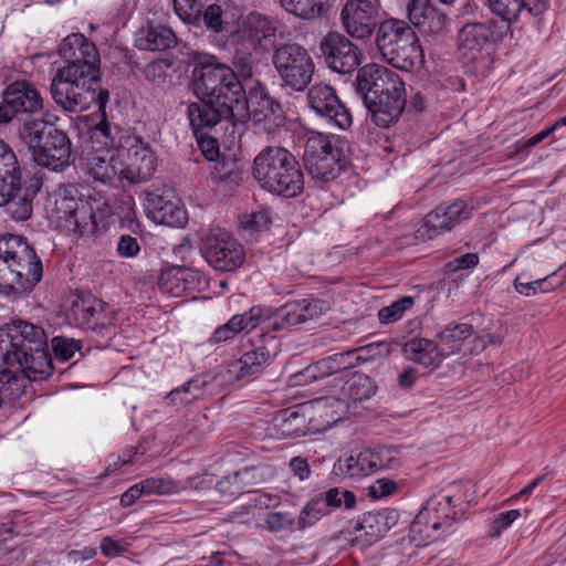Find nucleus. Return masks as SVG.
<instances>
[{"instance_id":"62","label":"nucleus","mask_w":566,"mask_h":566,"mask_svg":"<svg viewBox=\"0 0 566 566\" xmlns=\"http://www.w3.org/2000/svg\"><path fill=\"white\" fill-rule=\"evenodd\" d=\"M387 349V346L382 343H373L363 347H358L352 350H347L346 353L342 354H335L333 357L337 359L343 358H355L356 364H359L361 361H368L370 359H374L376 356L381 355V349Z\"/></svg>"},{"instance_id":"49","label":"nucleus","mask_w":566,"mask_h":566,"mask_svg":"<svg viewBox=\"0 0 566 566\" xmlns=\"http://www.w3.org/2000/svg\"><path fill=\"white\" fill-rule=\"evenodd\" d=\"M457 511L463 516L474 499L473 485L470 482H452L443 489Z\"/></svg>"},{"instance_id":"64","label":"nucleus","mask_w":566,"mask_h":566,"mask_svg":"<svg viewBox=\"0 0 566 566\" xmlns=\"http://www.w3.org/2000/svg\"><path fill=\"white\" fill-rule=\"evenodd\" d=\"M143 237L120 234L116 244V254L120 259H135L142 252Z\"/></svg>"},{"instance_id":"33","label":"nucleus","mask_w":566,"mask_h":566,"mask_svg":"<svg viewBox=\"0 0 566 566\" xmlns=\"http://www.w3.org/2000/svg\"><path fill=\"white\" fill-rule=\"evenodd\" d=\"M474 333L473 326L468 323L451 322L438 333L437 339L443 355L450 356L461 350L464 342Z\"/></svg>"},{"instance_id":"38","label":"nucleus","mask_w":566,"mask_h":566,"mask_svg":"<svg viewBox=\"0 0 566 566\" xmlns=\"http://www.w3.org/2000/svg\"><path fill=\"white\" fill-rule=\"evenodd\" d=\"M244 43L235 49L232 57L233 74L238 83L242 86L243 92H248L251 87L256 86L255 83H262L260 80L254 78L256 61L251 51L243 49Z\"/></svg>"},{"instance_id":"13","label":"nucleus","mask_w":566,"mask_h":566,"mask_svg":"<svg viewBox=\"0 0 566 566\" xmlns=\"http://www.w3.org/2000/svg\"><path fill=\"white\" fill-rule=\"evenodd\" d=\"M0 252L13 255L14 276H17L14 298L31 293L43 277L42 261L34 248L29 244L27 238L13 234V241L4 247V251L0 249Z\"/></svg>"},{"instance_id":"61","label":"nucleus","mask_w":566,"mask_h":566,"mask_svg":"<svg viewBox=\"0 0 566 566\" xmlns=\"http://www.w3.org/2000/svg\"><path fill=\"white\" fill-rule=\"evenodd\" d=\"M377 472L385 469H396L401 464L400 449L395 446H382L373 450Z\"/></svg>"},{"instance_id":"55","label":"nucleus","mask_w":566,"mask_h":566,"mask_svg":"<svg viewBox=\"0 0 566 566\" xmlns=\"http://www.w3.org/2000/svg\"><path fill=\"white\" fill-rule=\"evenodd\" d=\"M189 125L192 129L202 156L209 161H214L218 159L221 156L219 142L208 133H205V129H212L213 127H193L190 123Z\"/></svg>"},{"instance_id":"35","label":"nucleus","mask_w":566,"mask_h":566,"mask_svg":"<svg viewBox=\"0 0 566 566\" xmlns=\"http://www.w3.org/2000/svg\"><path fill=\"white\" fill-rule=\"evenodd\" d=\"M405 354L413 361L429 366H439L446 356L438 343L427 338H412L403 345Z\"/></svg>"},{"instance_id":"24","label":"nucleus","mask_w":566,"mask_h":566,"mask_svg":"<svg viewBox=\"0 0 566 566\" xmlns=\"http://www.w3.org/2000/svg\"><path fill=\"white\" fill-rule=\"evenodd\" d=\"M493 14L506 23V29L512 24L522 22L538 23L542 15L548 10V0H486Z\"/></svg>"},{"instance_id":"8","label":"nucleus","mask_w":566,"mask_h":566,"mask_svg":"<svg viewBox=\"0 0 566 566\" xmlns=\"http://www.w3.org/2000/svg\"><path fill=\"white\" fill-rule=\"evenodd\" d=\"M21 136L36 165L52 171H63L74 160L72 143L66 132L43 119L25 122Z\"/></svg>"},{"instance_id":"59","label":"nucleus","mask_w":566,"mask_h":566,"mask_svg":"<svg viewBox=\"0 0 566 566\" xmlns=\"http://www.w3.org/2000/svg\"><path fill=\"white\" fill-rule=\"evenodd\" d=\"M242 318L239 315H233L226 324L217 327L208 339L211 345L227 343L243 332Z\"/></svg>"},{"instance_id":"22","label":"nucleus","mask_w":566,"mask_h":566,"mask_svg":"<svg viewBox=\"0 0 566 566\" xmlns=\"http://www.w3.org/2000/svg\"><path fill=\"white\" fill-rule=\"evenodd\" d=\"M343 397L326 396L313 400V406L321 418L325 420L326 426L337 423L345 417L360 416L365 401L370 399L366 391H342Z\"/></svg>"},{"instance_id":"2","label":"nucleus","mask_w":566,"mask_h":566,"mask_svg":"<svg viewBox=\"0 0 566 566\" xmlns=\"http://www.w3.org/2000/svg\"><path fill=\"white\" fill-rule=\"evenodd\" d=\"M0 384L46 380L54 366L43 327L23 319L0 326Z\"/></svg>"},{"instance_id":"29","label":"nucleus","mask_w":566,"mask_h":566,"mask_svg":"<svg viewBox=\"0 0 566 566\" xmlns=\"http://www.w3.org/2000/svg\"><path fill=\"white\" fill-rule=\"evenodd\" d=\"M409 21L423 33H438L446 22V14L431 0H406Z\"/></svg>"},{"instance_id":"45","label":"nucleus","mask_w":566,"mask_h":566,"mask_svg":"<svg viewBox=\"0 0 566 566\" xmlns=\"http://www.w3.org/2000/svg\"><path fill=\"white\" fill-rule=\"evenodd\" d=\"M443 523L439 518H432L423 509L417 514L410 524V533L413 541H434L439 537V531H442Z\"/></svg>"},{"instance_id":"46","label":"nucleus","mask_w":566,"mask_h":566,"mask_svg":"<svg viewBox=\"0 0 566 566\" xmlns=\"http://www.w3.org/2000/svg\"><path fill=\"white\" fill-rule=\"evenodd\" d=\"M376 461L371 449H365L357 455H350L345 460V473L350 478H360L376 473Z\"/></svg>"},{"instance_id":"43","label":"nucleus","mask_w":566,"mask_h":566,"mask_svg":"<svg viewBox=\"0 0 566 566\" xmlns=\"http://www.w3.org/2000/svg\"><path fill=\"white\" fill-rule=\"evenodd\" d=\"M198 18L196 19H181L184 22L206 27L207 30L213 33H221L226 30L228 22L223 18V9L218 3H208L200 8Z\"/></svg>"},{"instance_id":"52","label":"nucleus","mask_w":566,"mask_h":566,"mask_svg":"<svg viewBox=\"0 0 566 566\" xmlns=\"http://www.w3.org/2000/svg\"><path fill=\"white\" fill-rule=\"evenodd\" d=\"M153 220L157 223L182 228L188 222L187 210L179 205L178 201H172L164 210L159 211L153 217Z\"/></svg>"},{"instance_id":"18","label":"nucleus","mask_w":566,"mask_h":566,"mask_svg":"<svg viewBox=\"0 0 566 566\" xmlns=\"http://www.w3.org/2000/svg\"><path fill=\"white\" fill-rule=\"evenodd\" d=\"M473 216V207L462 199L444 201L427 213L418 230L422 238L433 240L468 221Z\"/></svg>"},{"instance_id":"19","label":"nucleus","mask_w":566,"mask_h":566,"mask_svg":"<svg viewBox=\"0 0 566 566\" xmlns=\"http://www.w3.org/2000/svg\"><path fill=\"white\" fill-rule=\"evenodd\" d=\"M355 85L360 96H407L402 78L395 71L376 63L366 64L357 71Z\"/></svg>"},{"instance_id":"6","label":"nucleus","mask_w":566,"mask_h":566,"mask_svg":"<svg viewBox=\"0 0 566 566\" xmlns=\"http://www.w3.org/2000/svg\"><path fill=\"white\" fill-rule=\"evenodd\" d=\"M253 177L268 192L296 198L304 190V174L295 156L279 146H268L253 160Z\"/></svg>"},{"instance_id":"51","label":"nucleus","mask_w":566,"mask_h":566,"mask_svg":"<svg viewBox=\"0 0 566 566\" xmlns=\"http://www.w3.org/2000/svg\"><path fill=\"white\" fill-rule=\"evenodd\" d=\"M258 469L254 467H245L241 470L235 471L233 474L224 476L219 480L216 484V489L219 493L234 496L241 493L242 484L250 483L249 475L255 472Z\"/></svg>"},{"instance_id":"56","label":"nucleus","mask_w":566,"mask_h":566,"mask_svg":"<svg viewBox=\"0 0 566 566\" xmlns=\"http://www.w3.org/2000/svg\"><path fill=\"white\" fill-rule=\"evenodd\" d=\"M415 304L412 296H401L390 305L379 310L378 318L381 324H390L399 321L403 314Z\"/></svg>"},{"instance_id":"32","label":"nucleus","mask_w":566,"mask_h":566,"mask_svg":"<svg viewBox=\"0 0 566 566\" xmlns=\"http://www.w3.org/2000/svg\"><path fill=\"white\" fill-rule=\"evenodd\" d=\"M276 30V22L272 19L258 12L249 14L245 31L253 49L258 44L263 51H274V46L277 45L274 40Z\"/></svg>"},{"instance_id":"9","label":"nucleus","mask_w":566,"mask_h":566,"mask_svg":"<svg viewBox=\"0 0 566 566\" xmlns=\"http://www.w3.org/2000/svg\"><path fill=\"white\" fill-rule=\"evenodd\" d=\"M345 142L336 135L314 133L306 139L303 163L310 187L325 189L345 169Z\"/></svg>"},{"instance_id":"42","label":"nucleus","mask_w":566,"mask_h":566,"mask_svg":"<svg viewBox=\"0 0 566 566\" xmlns=\"http://www.w3.org/2000/svg\"><path fill=\"white\" fill-rule=\"evenodd\" d=\"M13 241L12 233L0 234V249L4 251V247ZM0 252V293L6 296L14 297V263L13 255Z\"/></svg>"},{"instance_id":"31","label":"nucleus","mask_w":566,"mask_h":566,"mask_svg":"<svg viewBox=\"0 0 566 566\" xmlns=\"http://www.w3.org/2000/svg\"><path fill=\"white\" fill-rule=\"evenodd\" d=\"M177 44L175 32L164 24H148L136 33L135 45L144 51H166Z\"/></svg>"},{"instance_id":"5","label":"nucleus","mask_w":566,"mask_h":566,"mask_svg":"<svg viewBox=\"0 0 566 566\" xmlns=\"http://www.w3.org/2000/svg\"><path fill=\"white\" fill-rule=\"evenodd\" d=\"M52 99L66 112H83L96 105L104 107L109 101L108 88L102 85L101 73L84 72L80 66L59 69L50 85Z\"/></svg>"},{"instance_id":"11","label":"nucleus","mask_w":566,"mask_h":566,"mask_svg":"<svg viewBox=\"0 0 566 566\" xmlns=\"http://www.w3.org/2000/svg\"><path fill=\"white\" fill-rule=\"evenodd\" d=\"M198 247L208 264L220 272L237 271L245 259L244 247L219 227L201 229Z\"/></svg>"},{"instance_id":"1","label":"nucleus","mask_w":566,"mask_h":566,"mask_svg":"<svg viewBox=\"0 0 566 566\" xmlns=\"http://www.w3.org/2000/svg\"><path fill=\"white\" fill-rule=\"evenodd\" d=\"M192 65L190 88L197 102L187 104V117L193 127H216L226 115L233 114L230 107L242 86L231 66L214 55L201 52L189 54Z\"/></svg>"},{"instance_id":"16","label":"nucleus","mask_w":566,"mask_h":566,"mask_svg":"<svg viewBox=\"0 0 566 566\" xmlns=\"http://www.w3.org/2000/svg\"><path fill=\"white\" fill-rule=\"evenodd\" d=\"M381 15L376 0H347L340 11V22L349 36L366 40L375 33Z\"/></svg>"},{"instance_id":"58","label":"nucleus","mask_w":566,"mask_h":566,"mask_svg":"<svg viewBox=\"0 0 566 566\" xmlns=\"http://www.w3.org/2000/svg\"><path fill=\"white\" fill-rule=\"evenodd\" d=\"M182 294L191 295L208 290L209 280L200 270L182 265Z\"/></svg>"},{"instance_id":"48","label":"nucleus","mask_w":566,"mask_h":566,"mask_svg":"<svg viewBox=\"0 0 566 566\" xmlns=\"http://www.w3.org/2000/svg\"><path fill=\"white\" fill-rule=\"evenodd\" d=\"M329 514V510L318 494L304 505L297 517V526L300 530H305L317 523L323 516Z\"/></svg>"},{"instance_id":"39","label":"nucleus","mask_w":566,"mask_h":566,"mask_svg":"<svg viewBox=\"0 0 566 566\" xmlns=\"http://www.w3.org/2000/svg\"><path fill=\"white\" fill-rule=\"evenodd\" d=\"M280 4L295 17L313 20L326 15L337 0H279Z\"/></svg>"},{"instance_id":"3","label":"nucleus","mask_w":566,"mask_h":566,"mask_svg":"<svg viewBox=\"0 0 566 566\" xmlns=\"http://www.w3.org/2000/svg\"><path fill=\"white\" fill-rule=\"evenodd\" d=\"M55 213L60 226L78 238L97 237L115 214L114 205L93 188L81 184L62 185L55 193Z\"/></svg>"},{"instance_id":"21","label":"nucleus","mask_w":566,"mask_h":566,"mask_svg":"<svg viewBox=\"0 0 566 566\" xmlns=\"http://www.w3.org/2000/svg\"><path fill=\"white\" fill-rule=\"evenodd\" d=\"M308 106L315 114L328 124L346 129L353 118L349 109L340 102L336 91L328 84L318 83L310 87L307 93Z\"/></svg>"},{"instance_id":"40","label":"nucleus","mask_w":566,"mask_h":566,"mask_svg":"<svg viewBox=\"0 0 566 566\" xmlns=\"http://www.w3.org/2000/svg\"><path fill=\"white\" fill-rule=\"evenodd\" d=\"M432 518H439L443 523L442 532L449 530L454 521H458L462 515L457 511L455 506L450 501V496L443 490L433 494L423 507Z\"/></svg>"},{"instance_id":"15","label":"nucleus","mask_w":566,"mask_h":566,"mask_svg":"<svg viewBox=\"0 0 566 566\" xmlns=\"http://www.w3.org/2000/svg\"><path fill=\"white\" fill-rule=\"evenodd\" d=\"M502 35V28L492 20L469 22L458 31V50L468 61L474 62L484 54L489 55Z\"/></svg>"},{"instance_id":"7","label":"nucleus","mask_w":566,"mask_h":566,"mask_svg":"<svg viewBox=\"0 0 566 566\" xmlns=\"http://www.w3.org/2000/svg\"><path fill=\"white\" fill-rule=\"evenodd\" d=\"M322 301L306 298L287 302L280 307L254 305L243 314V332L260 328L258 343H265L268 338L274 340L272 333L287 331L293 326L317 317L322 313Z\"/></svg>"},{"instance_id":"36","label":"nucleus","mask_w":566,"mask_h":566,"mask_svg":"<svg viewBox=\"0 0 566 566\" xmlns=\"http://www.w3.org/2000/svg\"><path fill=\"white\" fill-rule=\"evenodd\" d=\"M376 30L375 42L382 56L389 53L390 49L396 48V44L401 42L402 38L407 35V31L415 32L412 28L402 20H382V18Z\"/></svg>"},{"instance_id":"17","label":"nucleus","mask_w":566,"mask_h":566,"mask_svg":"<svg viewBox=\"0 0 566 566\" xmlns=\"http://www.w3.org/2000/svg\"><path fill=\"white\" fill-rule=\"evenodd\" d=\"M321 56L326 66L339 74H350L361 63V50L346 35L329 31L319 42Z\"/></svg>"},{"instance_id":"20","label":"nucleus","mask_w":566,"mask_h":566,"mask_svg":"<svg viewBox=\"0 0 566 566\" xmlns=\"http://www.w3.org/2000/svg\"><path fill=\"white\" fill-rule=\"evenodd\" d=\"M118 155L125 158L122 176L129 184L146 181L156 170L157 158L154 150L138 136L124 139V148Z\"/></svg>"},{"instance_id":"4","label":"nucleus","mask_w":566,"mask_h":566,"mask_svg":"<svg viewBox=\"0 0 566 566\" xmlns=\"http://www.w3.org/2000/svg\"><path fill=\"white\" fill-rule=\"evenodd\" d=\"M43 186V174L24 170L9 144L0 139V208L14 221H27Z\"/></svg>"},{"instance_id":"47","label":"nucleus","mask_w":566,"mask_h":566,"mask_svg":"<svg viewBox=\"0 0 566 566\" xmlns=\"http://www.w3.org/2000/svg\"><path fill=\"white\" fill-rule=\"evenodd\" d=\"M115 214L119 218L122 224L133 234H140L143 226L138 221L135 210V201L132 196L122 197L114 202Z\"/></svg>"},{"instance_id":"25","label":"nucleus","mask_w":566,"mask_h":566,"mask_svg":"<svg viewBox=\"0 0 566 566\" xmlns=\"http://www.w3.org/2000/svg\"><path fill=\"white\" fill-rule=\"evenodd\" d=\"M253 349L245 352L239 360L232 363L224 373L218 377L223 380L238 381L251 379L260 375L271 360L270 350L265 343L253 342Z\"/></svg>"},{"instance_id":"44","label":"nucleus","mask_w":566,"mask_h":566,"mask_svg":"<svg viewBox=\"0 0 566 566\" xmlns=\"http://www.w3.org/2000/svg\"><path fill=\"white\" fill-rule=\"evenodd\" d=\"M214 161L217 163L213 176L220 184L224 185L229 189H233L240 185L243 171L235 158L222 155Z\"/></svg>"},{"instance_id":"54","label":"nucleus","mask_w":566,"mask_h":566,"mask_svg":"<svg viewBox=\"0 0 566 566\" xmlns=\"http://www.w3.org/2000/svg\"><path fill=\"white\" fill-rule=\"evenodd\" d=\"M295 516L290 512H270L265 515L261 527L269 533L292 532L294 530Z\"/></svg>"},{"instance_id":"12","label":"nucleus","mask_w":566,"mask_h":566,"mask_svg":"<svg viewBox=\"0 0 566 566\" xmlns=\"http://www.w3.org/2000/svg\"><path fill=\"white\" fill-rule=\"evenodd\" d=\"M272 64L283 84L296 92H303L310 85L315 72L311 54L295 42L277 43L274 46Z\"/></svg>"},{"instance_id":"14","label":"nucleus","mask_w":566,"mask_h":566,"mask_svg":"<svg viewBox=\"0 0 566 566\" xmlns=\"http://www.w3.org/2000/svg\"><path fill=\"white\" fill-rule=\"evenodd\" d=\"M42 109L43 98L35 85L28 80L13 81L2 91L0 125H7L14 118H27Z\"/></svg>"},{"instance_id":"60","label":"nucleus","mask_w":566,"mask_h":566,"mask_svg":"<svg viewBox=\"0 0 566 566\" xmlns=\"http://www.w3.org/2000/svg\"><path fill=\"white\" fill-rule=\"evenodd\" d=\"M51 347L54 357L65 363L70 360L76 352L81 350L82 342L65 336H54L51 340Z\"/></svg>"},{"instance_id":"37","label":"nucleus","mask_w":566,"mask_h":566,"mask_svg":"<svg viewBox=\"0 0 566 566\" xmlns=\"http://www.w3.org/2000/svg\"><path fill=\"white\" fill-rule=\"evenodd\" d=\"M99 122L92 128V138H96L105 148L115 149L119 154L124 148V139L132 137L127 132L120 129L117 125L112 126L107 120L106 106L97 107Z\"/></svg>"},{"instance_id":"63","label":"nucleus","mask_w":566,"mask_h":566,"mask_svg":"<svg viewBox=\"0 0 566 566\" xmlns=\"http://www.w3.org/2000/svg\"><path fill=\"white\" fill-rule=\"evenodd\" d=\"M172 198L174 190L169 187L148 192L146 197V208L151 218L172 202Z\"/></svg>"},{"instance_id":"23","label":"nucleus","mask_w":566,"mask_h":566,"mask_svg":"<svg viewBox=\"0 0 566 566\" xmlns=\"http://www.w3.org/2000/svg\"><path fill=\"white\" fill-rule=\"evenodd\" d=\"M66 65H76L84 72L101 73V56L94 42L83 33L75 32L65 36L57 50Z\"/></svg>"},{"instance_id":"27","label":"nucleus","mask_w":566,"mask_h":566,"mask_svg":"<svg viewBox=\"0 0 566 566\" xmlns=\"http://www.w3.org/2000/svg\"><path fill=\"white\" fill-rule=\"evenodd\" d=\"M370 120L378 127L388 128L395 125L407 107V96H361Z\"/></svg>"},{"instance_id":"41","label":"nucleus","mask_w":566,"mask_h":566,"mask_svg":"<svg viewBox=\"0 0 566 566\" xmlns=\"http://www.w3.org/2000/svg\"><path fill=\"white\" fill-rule=\"evenodd\" d=\"M336 359L333 356L316 361L289 377L287 387H303L323 380L339 366H332Z\"/></svg>"},{"instance_id":"34","label":"nucleus","mask_w":566,"mask_h":566,"mask_svg":"<svg viewBox=\"0 0 566 566\" xmlns=\"http://www.w3.org/2000/svg\"><path fill=\"white\" fill-rule=\"evenodd\" d=\"M400 520L396 509H384L364 514L359 525L367 536L380 538L385 536Z\"/></svg>"},{"instance_id":"26","label":"nucleus","mask_w":566,"mask_h":566,"mask_svg":"<svg viewBox=\"0 0 566 566\" xmlns=\"http://www.w3.org/2000/svg\"><path fill=\"white\" fill-rule=\"evenodd\" d=\"M253 349L245 352L239 360L232 363L224 373L218 377L223 380L238 381L251 379L260 375L271 360L270 350L265 343L253 342Z\"/></svg>"},{"instance_id":"53","label":"nucleus","mask_w":566,"mask_h":566,"mask_svg":"<svg viewBox=\"0 0 566 566\" xmlns=\"http://www.w3.org/2000/svg\"><path fill=\"white\" fill-rule=\"evenodd\" d=\"M182 265H171L160 271L158 285L163 291L180 296L182 295Z\"/></svg>"},{"instance_id":"50","label":"nucleus","mask_w":566,"mask_h":566,"mask_svg":"<svg viewBox=\"0 0 566 566\" xmlns=\"http://www.w3.org/2000/svg\"><path fill=\"white\" fill-rule=\"evenodd\" d=\"M85 331L92 333V339L96 342L97 347H108L111 340L116 336L115 317L111 312L103 319L94 322L91 326L86 327Z\"/></svg>"},{"instance_id":"57","label":"nucleus","mask_w":566,"mask_h":566,"mask_svg":"<svg viewBox=\"0 0 566 566\" xmlns=\"http://www.w3.org/2000/svg\"><path fill=\"white\" fill-rule=\"evenodd\" d=\"M140 488L145 494L166 495L179 492L182 486L169 476H151L140 481Z\"/></svg>"},{"instance_id":"30","label":"nucleus","mask_w":566,"mask_h":566,"mask_svg":"<svg viewBox=\"0 0 566 566\" xmlns=\"http://www.w3.org/2000/svg\"><path fill=\"white\" fill-rule=\"evenodd\" d=\"M109 313V305L106 302L83 293L76 296L70 310L71 317L83 329L103 319Z\"/></svg>"},{"instance_id":"28","label":"nucleus","mask_w":566,"mask_h":566,"mask_svg":"<svg viewBox=\"0 0 566 566\" xmlns=\"http://www.w3.org/2000/svg\"><path fill=\"white\" fill-rule=\"evenodd\" d=\"M396 48L384 57L395 69L406 72H419L424 65V54L416 32L407 31Z\"/></svg>"},{"instance_id":"10","label":"nucleus","mask_w":566,"mask_h":566,"mask_svg":"<svg viewBox=\"0 0 566 566\" xmlns=\"http://www.w3.org/2000/svg\"><path fill=\"white\" fill-rule=\"evenodd\" d=\"M248 92L239 91L237 101L230 107L233 114L226 115L223 122L244 123L250 119L259 129L274 134L285 125V115L281 104L268 92L263 83H255Z\"/></svg>"}]
</instances>
